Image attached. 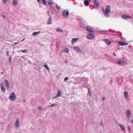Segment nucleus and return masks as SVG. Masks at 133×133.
Returning a JSON list of instances; mask_svg holds the SVG:
<instances>
[{"label": "nucleus", "instance_id": "obj_19", "mask_svg": "<svg viewBox=\"0 0 133 133\" xmlns=\"http://www.w3.org/2000/svg\"><path fill=\"white\" fill-rule=\"evenodd\" d=\"M89 1H84V4L85 5L87 6L89 4V3L88 2Z\"/></svg>", "mask_w": 133, "mask_h": 133}, {"label": "nucleus", "instance_id": "obj_20", "mask_svg": "<svg viewBox=\"0 0 133 133\" xmlns=\"http://www.w3.org/2000/svg\"><path fill=\"white\" fill-rule=\"evenodd\" d=\"M94 4L96 7L98 6L99 5V4L98 2H95Z\"/></svg>", "mask_w": 133, "mask_h": 133}, {"label": "nucleus", "instance_id": "obj_37", "mask_svg": "<svg viewBox=\"0 0 133 133\" xmlns=\"http://www.w3.org/2000/svg\"><path fill=\"white\" fill-rule=\"evenodd\" d=\"M23 101L24 102V103L26 102V100L25 99H23Z\"/></svg>", "mask_w": 133, "mask_h": 133}, {"label": "nucleus", "instance_id": "obj_17", "mask_svg": "<svg viewBox=\"0 0 133 133\" xmlns=\"http://www.w3.org/2000/svg\"><path fill=\"white\" fill-rule=\"evenodd\" d=\"M119 125L120 127L122 130L124 131H125V129L124 127L122 124H119Z\"/></svg>", "mask_w": 133, "mask_h": 133}, {"label": "nucleus", "instance_id": "obj_6", "mask_svg": "<svg viewBox=\"0 0 133 133\" xmlns=\"http://www.w3.org/2000/svg\"><path fill=\"white\" fill-rule=\"evenodd\" d=\"M122 18L124 19H129L131 18V17L129 16H128L126 15H123L122 16Z\"/></svg>", "mask_w": 133, "mask_h": 133}, {"label": "nucleus", "instance_id": "obj_21", "mask_svg": "<svg viewBox=\"0 0 133 133\" xmlns=\"http://www.w3.org/2000/svg\"><path fill=\"white\" fill-rule=\"evenodd\" d=\"M44 66L45 68L48 70L49 71V69L48 68V65L46 63L44 64Z\"/></svg>", "mask_w": 133, "mask_h": 133}, {"label": "nucleus", "instance_id": "obj_38", "mask_svg": "<svg viewBox=\"0 0 133 133\" xmlns=\"http://www.w3.org/2000/svg\"><path fill=\"white\" fill-rule=\"evenodd\" d=\"M105 98V97H103L102 98V101H104Z\"/></svg>", "mask_w": 133, "mask_h": 133}, {"label": "nucleus", "instance_id": "obj_39", "mask_svg": "<svg viewBox=\"0 0 133 133\" xmlns=\"http://www.w3.org/2000/svg\"><path fill=\"white\" fill-rule=\"evenodd\" d=\"M28 62L30 64H32V63L30 61H29V60L28 61Z\"/></svg>", "mask_w": 133, "mask_h": 133}, {"label": "nucleus", "instance_id": "obj_48", "mask_svg": "<svg viewBox=\"0 0 133 133\" xmlns=\"http://www.w3.org/2000/svg\"><path fill=\"white\" fill-rule=\"evenodd\" d=\"M131 122H132V123H133V119H132L131 120Z\"/></svg>", "mask_w": 133, "mask_h": 133}, {"label": "nucleus", "instance_id": "obj_50", "mask_svg": "<svg viewBox=\"0 0 133 133\" xmlns=\"http://www.w3.org/2000/svg\"><path fill=\"white\" fill-rule=\"evenodd\" d=\"M47 13H49V11H48L47 12Z\"/></svg>", "mask_w": 133, "mask_h": 133}, {"label": "nucleus", "instance_id": "obj_34", "mask_svg": "<svg viewBox=\"0 0 133 133\" xmlns=\"http://www.w3.org/2000/svg\"><path fill=\"white\" fill-rule=\"evenodd\" d=\"M48 3L49 5H50V1L49 0H48Z\"/></svg>", "mask_w": 133, "mask_h": 133}, {"label": "nucleus", "instance_id": "obj_30", "mask_svg": "<svg viewBox=\"0 0 133 133\" xmlns=\"http://www.w3.org/2000/svg\"><path fill=\"white\" fill-rule=\"evenodd\" d=\"M68 79V78L67 77H66L64 79V81H67Z\"/></svg>", "mask_w": 133, "mask_h": 133}, {"label": "nucleus", "instance_id": "obj_23", "mask_svg": "<svg viewBox=\"0 0 133 133\" xmlns=\"http://www.w3.org/2000/svg\"><path fill=\"white\" fill-rule=\"evenodd\" d=\"M41 1H42V2L43 4L45 5H46V1L45 0H40Z\"/></svg>", "mask_w": 133, "mask_h": 133}, {"label": "nucleus", "instance_id": "obj_8", "mask_svg": "<svg viewBox=\"0 0 133 133\" xmlns=\"http://www.w3.org/2000/svg\"><path fill=\"white\" fill-rule=\"evenodd\" d=\"M120 45H128V43L126 42H117Z\"/></svg>", "mask_w": 133, "mask_h": 133}, {"label": "nucleus", "instance_id": "obj_28", "mask_svg": "<svg viewBox=\"0 0 133 133\" xmlns=\"http://www.w3.org/2000/svg\"><path fill=\"white\" fill-rule=\"evenodd\" d=\"M48 24H50V17H49L48 19Z\"/></svg>", "mask_w": 133, "mask_h": 133}, {"label": "nucleus", "instance_id": "obj_7", "mask_svg": "<svg viewBox=\"0 0 133 133\" xmlns=\"http://www.w3.org/2000/svg\"><path fill=\"white\" fill-rule=\"evenodd\" d=\"M87 37L88 39H91L94 38V36L93 34L92 33V32L89 35L87 36Z\"/></svg>", "mask_w": 133, "mask_h": 133}, {"label": "nucleus", "instance_id": "obj_10", "mask_svg": "<svg viewBox=\"0 0 133 133\" xmlns=\"http://www.w3.org/2000/svg\"><path fill=\"white\" fill-rule=\"evenodd\" d=\"M74 49L76 51L80 52L81 53L82 52V51L79 48L77 47H74Z\"/></svg>", "mask_w": 133, "mask_h": 133}, {"label": "nucleus", "instance_id": "obj_35", "mask_svg": "<svg viewBox=\"0 0 133 133\" xmlns=\"http://www.w3.org/2000/svg\"><path fill=\"white\" fill-rule=\"evenodd\" d=\"M6 1L5 0H4L3 1V2L4 4H5L6 2Z\"/></svg>", "mask_w": 133, "mask_h": 133}, {"label": "nucleus", "instance_id": "obj_15", "mask_svg": "<svg viewBox=\"0 0 133 133\" xmlns=\"http://www.w3.org/2000/svg\"><path fill=\"white\" fill-rule=\"evenodd\" d=\"M104 41L107 44H109L110 43V41L108 39H104Z\"/></svg>", "mask_w": 133, "mask_h": 133}, {"label": "nucleus", "instance_id": "obj_4", "mask_svg": "<svg viewBox=\"0 0 133 133\" xmlns=\"http://www.w3.org/2000/svg\"><path fill=\"white\" fill-rule=\"evenodd\" d=\"M117 63L118 64H120L122 65H125L126 64V62L123 60H119L117 61Z\"/></svg>", "mask_w": 133, "mask_h": 133}, {"label": "nucleus", "instance_id": "obj_41", "mask_svg": "<svg viewBox=\"0 0 133 133\" xmlns=\"http://www.w3.org/2000/svg\"><path fill=\"white\" fill-rule=\"evenodd\" d=\"M38 108H39V110H40L41 109V107H38Z\"/></svg>", "mask_w": 133, "mask_h": 133}, {"label": "nucleus", "instance_id": "obj_9", "mask_svg": "<svg viewBox=\"0 0 133 133\" xmlns=\"http://www.w3.org/2000/svg\"><path fill=\"white\" fill-rule=\"evenodd\" d=\"M131 112L130 110H127L126 113V116L128 118H129L130 117Z\"/></svg>", "mask_w": 133, "mask_h": 133}, {"label": "nucleus", "instance_id": "obj_33", "mask_svg": "<svg viewBox=\"0 0 133 133\" xmlns=\"http://www.w3.org/2000/svg\"><path fill=\"white\" fill-rule=\"evenodd\" d=\"M2 17H3L4 19H5V15H2Z\"/></svg>", "mask_w": 133, "mask_h": 133}, {"label": "nucleus", "instance_id": "obj_3", "mask_svg": "<svg viewBox=\"0 0 133 133\" xmlns=\"http://www.w3.org/2000/svg\"><path fill=\"white\" fill-rule=\"evenodd\" d=\"M69 14V12L68 10L66 9L64 10L63 12V15L65 18L68 17Z\"/></svg>", "mask_w": 133, "mask_h": 133}, {"label": "nucleus", "instance_id": "obj_49", "mask_svg": "<svg viewBox=\"0 0 133 133\" xmlns=\"http://www.w3.org/2000/svg\"><path fill=\"white\" fill-rule=\"evenodd\" d=\"M114 55L115 56H116V54L114 53Z\"/></svg>", "mask_w": 133, "mask_h": 133}, {"label": "nucleus", "instance_id": "obj_46", "mask_svg": "<svg viewBox=\"0 0 133 133\" xmlns=\"http://www.w3.org/2000/svg\"><path fill=\"white\" fill-rule=\"evenodd\" d=\"M25 39V38H24L21 41H23Z\"/></svg>", "mask_w": 133, "mask_h": 133}, {"label": "nucleus", "instance_id": "obj_31", "mask_svg": "<svg viewBox=\"0 0 133 133\" xmlns=\"http://www.w3.org/2000/svg\"><path fill=\"white\" fill-rule=\"evenodd\" d=\"M128 129L129 131H131V128H130V127L129 126H128Z\"/></svg>", "mask_w": 133, "mask_h": 133}, {"label": "nucleus", "instance_id": "obj_36", "mask_svg": "<svg viewBox=\"0 0 133 133\" xmlns=\"http://www.w3.org/2000/svg\"><path fill=\"white\" fill-rule=\"evenodd\" d=\"M6 52L7 53V54L8 56H9V51H6Z\"/></svg>", "mask_w": 133, "mask_h": 133}, {"label": "nucleus", "instance_id": "obj_40", "mask_svg": "<svg viewBox=\"0 0 133 133\" xmlns=\"http://www.w3.org/2000/svg\"><path fill=\"white\" fill-rule=\"evenodd\" d=\"M17 43H18V42L15 43L14 44H13V45H15V44H17Z\"/></svg>", "mask_w": 133, "mask_h": 133}, {"label": "nucleus", "instance_id": "obj_13", "mask_svg": "<svg viewBox=\"0 0 133 133\" xmlns=\"http://www.w3.org/2000/svg\"><path fill=\"white\" fill-rule=\"evenodd\" d=\"M86 29L88 31L91 32L93 30V29L92 28H91L90 27L88 26H87L86 28Z\"/></svg>", "mask_w": 133, "mask_h": 133}, {"label": "nucleus", "instance_id": "obj_12", "mask_svg": "<svg viewBox=\"0 0 133 133\" xmlns=\"http://www.w3.org/2000/svg\"><path fill=\"white\" fill-rule=\"evenodd\" d=\"M5 83L6 87L8 88L9 87V82L8 80L5 79Z\"/></svg>", "mask_w": 133, "mask_h": 133}, {"label": "nucleus", "instance_id": "obj_18", "mask_svg": "<svg viewBox=\"0 0 133 133\" xmlns=\"http://www.w3.org/2000/svg\"><path fill=\"white\" fill-rule=\"evenodd\" d=\"M78 40V39L76 38H73L71 41V42L72 43H74L76 41Z\"/></svg>", "mask_w": 133, "mask_h": 133}, {"label": "nucleus", "instance_id": "obj_26", "mask_svg": "<svg viewBox=\"0 0 133 133\" xmlns=\"http://www.w3.org/2000/svg\"><path fill=\"white\" fill-rule=\"evenodd\" d=\"M1 88L2 90V91H5V88L4 87H3V86H2Z\"/></svg>", "mask_w": 133, "mask_h": 133}, {"label": "nucleus", "instance_id": "obj_32", "mask_svg": "<svg viewBox=\"0 0 133 133\" xmlns=\"http://www.w3.org/2000/svg\"><path fill=\"white\" fill-rule=\"evenodd\" d=\"M22 51L23 52H25L27 51L26 50H22Z\"/></svg>", "mask_w": 133, "mask_h": 133}, {"label": "nucleus", "instance_id": "obj_43", "mask_svg": "<svg viewBox=\"0 0 133 133\" xmlns=\"http://www.w3.org/2000/svg\"><path fill=\"white\" fill-rule=\"evenodd\" d=\"M53 3V2L52 1H50V4H52Z\"/></svg>", "mask_w": 133, "mask_h": 133}, {"label": "nucleus", "instance_id": "obj_2", "mask_svg": "<svg viewBox=\"0 0 133 133\" xmlns=\"http://www.w3.org/2000/svg\"><path fill=\"white\" fill-rule=\"evenodd\" d=\"M9 98L12 101L15 100L16 99V96L15 95V94L14 92L10 94L9 96Z\"/></svg>", "mask_w": 133, "mask_h": 133}, {"label": "nucleus", "instance_id": "obj_14", "mask_svg": "<svg viewBox=\"0 0 133 133\" xmlns=\"http://www.w3.org/2000/svg\"><path fill=\"white\" fill-rule=\"evenodd\" d=\"M19 123L18 118H17L15 123V125L16 127H18L19 126Z\"/></svg>", "mask_w": 133, "mask_h": 133}, {"label": "nucleus", "instance_id": "obj_25", "mask_svg": "<svg viewBox=\"0 0 133 133\" xmlns=\"http://www.w3.org/2000/svg\"><path fill=\"white\" fill-rule=\"evenodd\" d=\"M56 7L58 9H59L61 8L60 6H59L57 4H56Z\"/></svg>", "mask_w": 133, "mask_h": 133}, {"label": "nucleus", "instance_id": "obj_5", "mask_svg": "<svg viewBox=\"0 0 133 133\" xmlns=\"http://www.w3.org/2000/svg\"><path fill=\"white\" fill-rule=\"evenodd\" d=\"M62 95V92L60 90H59L58 91V94L57 95H56V96L54 98H56L58 97H60Z\"/></svg>", "mask_w": 133, "mask_h": 133}, {"label": "nucleus", "instance_id": "obj_16", "mask_svg": "<svg viewBox=\"0 0 133 133\" xmlns=\"http://www.w3.org/2000/svg\"><path fill=\"white\" fill-rule=\"evenodd\" d=\"M41 32L40 31L35 32L33 33L32 35L33 36H36Z\"/></svg>", "mask_w": 133, "mask_h": 133}, {"label": "nucleus", "instance_id": "obj_22", "mask_svg": "<svg viewBox=\"0 0 133 133\" xmlns=\"http://www.w3.org/2000/svg\"><path fill=\"white\" fill-rule=\"evenodd\" d=\"M124 96L125 97H127L128 96V92L127 91H125L124 92Z\"/></svg>", "mask_w": 133, "mask_h": 133}, {"label": "nucleus", "instance_id": "obj_45", "mask_svg": "<svg viewBox=\"0 0 133 133\" xmlns=\"http://www.w3.org/2000/svg\"><path fill=\"white\" fill-rule=\"evenodd\" d=\"M94 1L95 2H97L96 1L97 0H94Z\"/></svg>", "mask_w": 133, "mask_h": 133}, {"label": "nucleus", "instance_id": "obj_11", "mask_svg": "<svg viewBox=\"0 0 133 133\" xmlns=\"http://www.w3.org/2000/svg\"><path fill=\"white\" fill-rule=\"evenodd\" d=\"M12 4L14 6H16L18 3L17 0H12Z\"/></svg>", "mask_w": 133, "mask_h": 133}, {"label": "nucleus", "instance_id": "obj_42", "mask_svg": "<svg viewBox=\"0 0 133 133\" xmlns=\"http://www.w3.org/2000/svg\"><path fill=\"white\" fill-rule=\"evenodd\" d=\"M54 105H55V104H51V105H50V107H51V106H54Z\"/></svg>", "mask_w": 133, "mask_h": 133}, {"label": "nucleus", "instance_id": "obj_24", "mask_svg": "<svg viewBox=\"0 0 133 133\" xmlns=\"http://www.w3.org/2000/svg\"><path fill=\"white\" fill-rule=\"evenodd\" d=\"M56 30L58 32H62V30H61L60 28H58L57 30Z\"/></svg>", "mask_w": 133, "mask_h": 133}, {"label": "nucleus", "instance_id": "obj_27", "mask_svg": "<svg viewBox=\"0 0 133 133\" xmlns=\"http://www.w3.org/2000/svg\"><path fill=\"white\" fill-rule=\"evenodd\" d=\"M65 51H66V52H69V49H68V48H67L66 49H65Z\"/></svg>", "mask_w": 133, "mask_h": 133}, {"label": "nucleus", "instance_id": "obj_29", "mask_svg": "<svg viewBox=\"0 0 133 133\" xmlns=\"http://www.w3.org/2000/svg\"><path fill=\"white\" fill-rule=\"evenodd\" d=\"M11 57H10L9 58V62H11Z\"/></svg>", "mask_w": 133, "mask_h": 133}, {"label": "nucleus", "instance_id": "obj_1", "mask_svg": "<svg viewBox=\"0 0 133 133\" xmlns=\"http://www.w3.org/2000/svg\"><path fill=\"white\" fill-rule=\"evenodd\" d=\"M110 8V6L109 5L107 6L106 7L105 10L104 8H102L103 12L105 16L107 17H108L109 16Z\"/></svg>", "mask_w": 133, "mask_h": 133}, {"label": "nucleus", "instance_id": "obj_47", "mask_svg": "<svg viewBox=\"0 0 133 133\" xmlns=\"http://www.w3.org/2000/svg\"><path fill=\"white\" fill-rule=\"evenodd\" d=\"M37 0V2H39L40 1V0Z\"/></svg>", "mask_w": 133, "mask_h": 133}, {"label": "nucleus", "instance_id": "obj_44", "mask_svg": "<svg viewBox=\"0 0 133 133\" xmlns=\"http://www.w3.org/2000/svg\"><path fill=\"white\" fill-rule=\"evenodd\" d=\"M91 0H84V1H89V2H90Z\"/></svg>", "mask_w": 133, "mask_h": 133}]
</instances>
